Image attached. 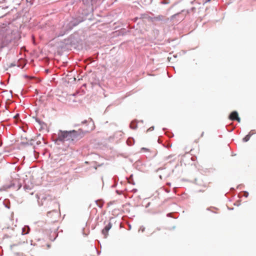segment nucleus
I'll list each match as a JSON object with an SVG mask.
<instances>
[{"instance_id": "1", "label": "nucleus", "mask_w": 256, "mask_h": 256, "mask_svg": "<svg viewBox=\"0 0 256 256\" xmlns=\"http://www.w3.org/2000/svg\"><path fill=\"white\" fill-rule=\"evenodd\" d=\"M84 136V132L80 129L78 130L62 131L58 134V140L61 142H72L77 138H80Z\"/></svg>"}, {"instance_id": "2", "label": "nucleus", "mask_w": 256, "mask_h": 256, "mask_svg": "<svg viewBox=\"0 0 256 256\" xmlns=\"http://www.w3.org/2000/svg\"><path fill=\"white\" fill-rule=\"evenodd\" d=\"M229 118L232 120H237L238 122H240V119L238 117V113L236 111H234L230 114Z\"/></svg>"}, {"instance_id": "3", "label": "nucleus", "mask_w": 256, "mask_h": 256, "mask_svg": "<svg viewBox=\"0 0 256 256\" xmlns=\"http://www.w3.org/2000/svg\"><path fill=\"white\" fill-rule=\"evenodd\" d=\"M112 226V224L110 222H109L108 224H107L102 230V233L104 236L105 238H106L108 236V230L111 228Z\"/></svg>"}, {"instance_id": "4", "label": "nucleus", "mask_w": 256, "mask_h": 256, "mask_svg": "<svg viewBox=\"0 0 256 256\" xmlns=\"http://www.w3.org/2000/svg\"><path fill=\"white\" fill-rule=\"evenodd\" d=\"M252 136V134H251V132H250L249 134H247L244 138H243V140L245 142H248L250 136Z\"/></svg>"}, {"instance_id": "5", "label": "nucleus", "mask_w": 256, "mask_h": 256, "mask_svg": "<svg viewBox=\"0 0 256 256\" xmlns=\"http://www.w3.org/2000/svg\"><path fill=\"white\" fill-rule=\"evenodd\" d=\"M154 130V126H152L148 130H147V132H149V131H152Z\"/></svg>"}, {"instance_id": "6", "label": "nucleus", "mask_w": 256, "mask_h": 256, "mask_svg": "<svg viewBox=\"0 0 256 256\" xmlns=\"http://www.w3.org/2000/svg\"><path fill=\"white\" fill-rule=\"evenodd\" d=\"M250 132H251V134H252V135L254 134L253 130H251Z\"/></svg>"}, {"instance_id": "7", "label": "nucleus", "mask_w": 256, "mask_h": 256, "mask_svg": "<svg viewBox=\"0 0 256 256\" xmlns=\"http://www.w3.org/2000/svg\"><path fill=\"white\" fill-rule=\"evenodd\" d=\"M18 116V114H16V115L14 116V118H17Z\"/></svg>"}]
</instances>
